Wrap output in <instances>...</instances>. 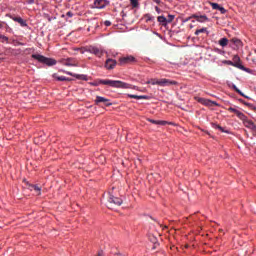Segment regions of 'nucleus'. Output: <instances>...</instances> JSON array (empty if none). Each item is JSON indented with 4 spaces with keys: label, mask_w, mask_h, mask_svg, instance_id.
Segmentation results:
<instances>
[{
    "label": "nucleus",
    "mask_w": 256,
    "mask_h": 256,
    "mask_svg": "<svg viewBox=\"0 0 256 256\" xmlns=\"http://www.w3.org/2000/svg\"><path fill=\"white\" fill-rule=\"evenodd\" d=\"M96 256H105V253H103V251H99Z\"/></svg>",
    "instance_id": "nucleus-39"
},
{
    "label": "nucleus",
    "mask_w": 256,
    "mask_h": 256,
    "mask_svg": "<svg viewBox=\"0 0 256 256\" xmlns=\"http://www.w3.org/2000/svg\"><path fill=\"white\" fill-rule=\"evenodd\" d=\"M214 129H218L222 133H229L227 130H225L223 127H221L219 124H214Z\"/></svg>",
    "instance_id": "nucleus-24"
},
{
    "label": "nucleus",
    "mask_w": 256,
    "mask_h": 256,
    "mask_svg": "<svg viewBox=\"0 0 256 256\" xmlns=\"http://www.w3.org/2000/svg\"><path fill=\"white\" fill-rule=\"evenodd\" d=\"M117 66V60L108 58L105 62V68L111 71V69H115Z\"/></svg>",
    "instance_id": "nucleus-13"
},
{
    "label": "nucleus",
    "mask_w": 256,
    "mask_h": 256,
    "mask_svg": "<svg viewBox=\"0 0 256 256\" xmlns=\"http://www.w3.org/2000/svg\"><path fill=\"white\" fill-rule=\"evenodd\" d=\"M151 241H152V243H157V238L153 237V238L151 239Z\"/></svg>",
    "instance_id": "nucleus-42"
},
{
    "label": "nucleus",
    "mask_w": 256,
    "mask_h": 256,
    "mask_svg": "<svg viewBox=\"0 0 256 256\" xmlns=\"http://www.w3.org/2000/svg\"><path fill=\"white\" fill-rule=\"evenodd\" d=\"M62 65L66 67H79V63L75 58H67L66 60H62Z\"/></svg>",
    "instance_id": "nucleus-10"
},
{
    "label": "nucleus",
    "mask_w": 256,
    "mask_h": 256,
    "mask_svg": "<svg viewBox=\"0 0 256 256\" xmlns=\"http://www.w3.org/2000/svg\"><path fill=\"white\" fill-rule=\"evenodd\" d=\"M192 17H194L196 19V21H198V23H207V22H209V18L207 17V15L193 14Z\"/></svg>",
    "instance_id": "nucleus-16"
},
{
    "label": "nucleus",
    "mask_w": 256,
    "mask_h": 256,
    "mask_svg": "<svg viewBox=\"0 0 256 256\" xmlns=\"http://www.w3.org/2000/svg\"><path fill=\"white\" fill-rule=\"evenodd\" d=\"M158 23H161L162 25H167V18L165 16H158Z\"/></svg>",
    "instance_id": "nucleus-21"
},
{
    "label": "nucleus",
    "mask_w": 256,
    "mask_h": 256,
    "mask_svg": "<svg viewBox=\"0 0 256 256\" xmlns=\"http://www.w3.org/2000/svg\"><path fill=\"white\" fill-rule=\"evenodd\" d=\"M243 125L247 127V129H251V131H254L256 133V124L254 121L249 120L245 114H243V118H240Z\"/></svg>",
    "instance_id": "nucleus-6"
},
{
    "label": "nucleus",
    "mask_w": 256,
    "mask_h": 256,
    "mask_svg": "<svg viewBox=\"0 0 256 256\" xmlns=\"http://www.w3.org/2000/svg\"><path fill=\"white\" fill-rule=\"evenodd\" d=\"M154 3H157V5H160L161 4V0H153Z\"/></svg>",
    "instance_id": "nucleus-41"
},
{
    "label": "nucleus",
    "mask_w": 256,
    "mask_h": 256,
    "mask_svg": "<svg viewBox=\"0 0 256 256\" xmlns=\"http://www.w3.org/2000/svg\"><path fill=\"white\" fill-rule=\"evenodd\" d=\"M190 29H193V24H190Z\"/></svg>",
    "instance_id": "nucleus-44"
},
{
    "label": "nucleus",
    "mask_w": 256,
    "mask_h": 256,
    "mask_svg": "<svg viewBox=\"0 0 256 256\" xmlns=\"http://www.w3.org/2000/svg\"><path fill=\"white\" fill-rule=\"evenodd\" d=\"M218 11H220V13L222 15H225V13H227V10L224 7H221V6H219Z\"/></svg>",
    "instance_id": "nucleus-29"
},
{
    "label": "nucleus",
    "mask_w": 256,
    "mask_h": 256,
    "mask_svg": "<svg viewBox=\"0 0 256 256\" xmlns=\"http://www.w3.org/2000/svg\"><path fill=\"white\" fill-rule=\"evenodd\" d=\"M99 85H109L115 89H129V84L119 80H98Z\"/></svg>",
    "instance_id": "nucleus-1"
},
{
    "label": "nucleus",
    "mask_w": 256,
    "mask_h": 256,
    "mask_svg": "<svg viewBox=\"0 0 256 256\" xmlns=\"http://www.w3.org/2000/svg\"><path fill=\"white\" fill-rule=\"evenodd\" d=\"M121 205H123V199L109 194L108 201L106 203V207H108V209H113L114 207H121Z\"/></svg>",
    "instance_id": "nucleus-3"
},
{
    "label": "nucleus",
    "mask_w": 256,
    "mask_h": 256,
    "mask_svg": "<svg viewBox=\"0 0 256 256\" xmlns=\"http://www.w3.org/2000/svg\"><path fill=\"white\" fill-rule=\"evenodd\" d=\"M232 41H233V43H234L235 45H241V40H239V39H237V38L232 39Z\"/></svg>",
    "instance_id": "nucleus-32"
},
{
    "label": "nucleus",
    "mask_w": 256,
    "mask_h": 256,
    "mask_svg": "<svg viewBox=\"0 0 256 256\" xmlns=\"http://www.w3.org/2000/svg\"><path fill=\"white\" fill-rule=\"evenodd\" d=\"M191 19H195V18L193 17V15H191V16H189V17H187V18H184V19L182 20V23H187L188 21H191Z\"/></svg>",
    "instance_id": "nucleus-30"
},
{
    "label": "nucleus",
    "mask_w": 256,
    "mask_h": 256,
    "mask_svg": "<svg viewBox=\"0 0 256 256\" xmlns=\"http://www.w3.org/2000/svg\"><path fill=\"white\" fill-rule=\"evenodd\" d=\"M130 4L133 9H137V7H139V0H130Z\"/></svg>",
    "instance_id": "nucleus-22"
},
{
    "label": "nucleus",
    "mask_w": 256,
    "mask_h": 256,
    "mask_svg": "<svg viewBox=\"0 0 256 256\" xmlns=\"http://www.w3.org/2000/svg\"><path fill=\"white\" fill-rule=\"evenodd\" d=\"M53 77L57 81H71V78H67L65 76H57V74H54Z\"/></svg>",
    "instance_id": "nucleus-19"
},
{
    "label": "nucleus",
    "mask_w": 256,
    "mask_h": 256,
    "mask_svg": "<svg viewBox=\"0 0 256 256\" xmlns=\"http://www.w3.org/2000/svg\"><path fill=\"white\" fill-rule=\"evenodd\" d=\"M130 99H139V95L128 94Z\"/></svg>",
    "instance_id": "nucleus-33"
},
{
    "label": "nucleus",
    "mask_w": 256,
    "mask_h": 256,
    "mask_svg": "<svg viewBox=\"0 0 256 256\" xmlns=\"http://www.w3.org/2000/svg\"><path fill=\"white\" fill-rule=\"evenodd\" d=\"M32 59H35L39 63H43L44 65H48V67H53V65H57V60L53 58H47L40 54H32Z\"/></svg>",
    "instance_id": "nucleus-2"
},
{
    "label": "nucleus",
    "mask_w": 256,
    "mask_h": 256,
    "mask_svg": "<svg viewBox=\"0 0 256 256\" xmlns=\"http://www.w3.org/2000/svg\"><path fill=\"white\" fill-rule=\"evenodd\" d=\"M95 103H96V105H99V103H104V105H106V107H111V105H112V103L109 102V99H107L103 96H96Z\"/></svg>",
    "instance_id": "nucleus-14"
},
{
    "label": "nucleus",
    "mask_w": 256,
    "mask_h": 256,
    "mask_svg": "<svg viewBox=\"0 0 256 256\" xmlns=\"http://www.w3.org/2000/svg\"><path fill=\"white\" fill-rule=\"evenodd\" d=\"M148 85H160V87H169L170 85H177V81L169 80V79H161V80H155L151 79L146 82Z\"/></svg>",
    "instance_id": "nucleus-4"
},
{
    "label": "nucleus",
    "mask_w": 256,
    "mask_h": 256,
    "mask_svg": "<svg viewBox=\"0 0 256 256\" xmlns=\"http://www.w3.org/2000/svg\"><path fill=\"white\" fill-rule=\"evenodd\" d=\"M37 1H39V0H28V3L31 5L33 3H37Z\"/></svg>",
    "instance_id": "nucleus-37"
},
{
    "label": "nucleus",
    "mask_w": 256,
    "mask_h": 256,
    "mask_svg": "<svg viewBox=\"0 0 256 256\" xmlns=\"http://www.w3.org/2000/svg\"><path fill=\"white\" fill-rule=\"evenodd\" d=\"M139 99H149V96H147V95H141V96H139Z\"/></svg>",
    "instance_id": "nucleus-36"
},
{
    "label": "nucleus",
    "mask_w": 256,
    "mask_h": 256,
    "mask_svg": "<svg viewBox=\"0 0 256 256\" xmlns=\"http://www.w3.org/2000/svg\"><path fill=\"white\" fill-rule=\"evenodd\" d=\"M136 61H137V59H135L132 55L122 56V57L119 58L118 65L123 67L125 65H132V63H135Z\"/></svg>",
    "instance_id": "nucleus-5"
},
{
    "label": "nucleus",
    "mask_w": 256,
    "mask_h": 256,
    "mask_svg": "<svg viewBox=\"0 0 256 256\" xmlns=\"http://www.w3.org/2000/svg\"><path fill=\"white\" fill-rule=\"evenodd\" d=\"M67 17H73V12L69 11L66 13Z\"/></svg>",
    "instance_id": "nucleus-38"
},
{
    "label": "nucleus",
    "mask_w": 256,
    "mask_h": 256,
    "mask_svg": "<svg viewBox=\"0 0 256 256\" xmlns=\"http://www.w3.org/2000/svg\"><path fill=\"white\" fill-rule=\"evenodd\" d=\"M147 121L149 123H152L153 125H162V126L173 125V123L165 121V120H154V119L148 118Z\"/></svg>",
    "instance_id": "nucleus-15"
},
{
    "label": "nucleus",
    "mask_w": 256,
    "mask_h": 256,
    "mask_svg": "<svg viewBox=\"0 0 256 256\" xmlns=\"http://www.w3.org/2000/svg\"><path fill=\"white\" fill-rule=\"evenodd\" d=\"M5 25H6V30L9 29V25L7 23H5Z\"/></svg>",
    "instance_id": "nucleus-43"
},
{
    "label": "nucleus",
    "mask_w": 256,
    "mask_h": 256,
    "mask_svg": "<svg viewBox=\"0 0 256 256\" xmlns=\"http://www.w3.org/2000/svg\"><path fill=\"white\" fill-rule=\"evenodd\" d=\"M209 5H211V7H212V9H214V10H219V4H217V3H214V2H209Z\"/></svg>",
    "instance_id": "nucleus-27"
},
{
    "label": "nucleus",
    "mask_w": 256,
    "mask_h": 256,
    "mask_svg": "<svg viewBox=\"0 0 256 256\" xmlns=\"http://www.w3.org/2000/svg\"><path fill=\"white\" fill-rule=\"evenodd\" d=\"M87 53H92V55H95L96 57H103V50L95 47V46H89L87 49H86Z\"/></svg>",
    "instance_id": "nucleus-8"
},
{
    "label": "nucleus",
    "mask_w": 256,
    "mask_h": 256,
    "mask_svg": "<svg viewBox=\"0 0 256 256\" xmlns=\"http://www.w3.org/2000/svg\"><path fill=\"white\" fill-rule=\"evenodd\" d=\"M230 64L233 65V67H237V69H241L242 71H246L247 69H245V66H243L241 64V58H239L238 55H235L233 57V62H231Z\"/></svg>",
    "instance_id": "nucleus-9"
},
{
    "label": "nucleus",
    "mask_w": 256,
    "mask_h": 256,
    "mask_svg": "<svg viewBox=\"0 0 256 256\" xmlns=\"http://www.w3.org/2000/svg\"><path fill=\"white\" fill-rule=\"evenodd\" d=\"M244 105H248L249 106V104H247V103H244Z\"/></svg>",
    "instance_id": "nucleus-45"
},
{
    "label": "nucleus",
    "mask_w": 256,
    "mask_h": 256,
    "mask_svg": "<svg viewBox=\"0 0 256 256\" xmlns=\"http://www.w3.org/2000/svg\"><path fill=\"white\" fill-rule=\"evenodd\" d=\"M200 33H209V31H207V28H201L195 31V35H199Z\"/></svg>",
    "instance_id": "nucleus-25"
},
{
    "label": "nucleus",
    "mask_w": 256,
    "mask_h": 256,
    "mask_svg": "<svg viewBox=\"0 0 256 256\" xmlns=\"http://www.w3.org/2000/svg\"><path fill=\"white\" fill-rule=\"evenodd\" d=\"M12 21H15L16 23H19L20 27H27V20H24L23 18L19 16H11L8 15Z\"/></svg>",
    "instance_id": "nucleus-12"
},
{
    "label": "nucleus",
    "mask_w": 256,
    "mask_h": 256,
    "mask_svg": "<svg viewBox=\"0 0 256 256\" xmlns=\"http://www.w3.org/2000/svg\"><path fill=\"white\" fill-rule=\"evenodd\" d=\"M234 91H236V93H239V95H241L242 97H245L246 99H248L247 96H245V94H243V92H241V90H239V88H237V86H233Z\"/></svg>",
    "instance_id": "nucleus-26"
},
{
    "label": "nucleus",
    "mask_w": 256,
    "mask_h": 256,
    "mask_svg": "<svg viewBox=\"0 0 256 256\" xmlns=\"http://www.w3.org/2000/svg\"><path fill=\"white\" fill-rule=\"evenodd\" d=\"M0 41L2 43H7L9 41V38L5 35H0Z\"/></svg>",
    "instance_id": "nucleus-28"
},
{
    "label": "nucleus",
    "mask_w": 256,
    "mask_h": 256,
    "mask_svg": "<svg viewBox=\"0 0 256 256\" xmlns=\"http://www.w3.org/2000/svg\"><path fill=\"white\" fill-rule=\"evenodd\" d=\"M228 111L230 113H235V115L238 117V119H243V115H244L243 112H241V111H239V110H237V109H235L233 107H229Z\"/></svg>",
    "instance_id": "nucleus-17"
},
{
    "label": "nucleus",
    "mask_w": 256,
    "mask_h": 256,
    "mask_svg": "<svg viewBox=\"0 0 256 256\" xmlns=\"http://www.w3.org/2000/svg\"><path fill=\"white\" fill-rule=\"evenodd\" d=\"M109 5L107 0H94L95 9H105Z\"/></svg>",
    "instance_id": "nucleus-11"
},
{
    "label": "nucleus",
    "mask_w": 256,
    "mask_h": 256,
    "mask_svg": "<svg viewBox=\"0 0 256 256\" xmlns=\"http://www.w3.org/2000/svg\"><path fill=\"white\" fill-rule=\"evenodd\" d=\"M64 73H66V75H70L71 77H76V79H82L83 78L82 75L74 74L73 72L64 71Z\"/></svg>",
    "instance_id": "nucleus-20"
},
{
    "label": "nucleus",
    "mask_w": 256,
    "mask_h": 256,
    "mask_svg": "<svg viewBox=\"0 0 256 256\" xmlns=\"http://www.w3.org/2000/svg\"><path fill=\"white\" fill-rule=\"evenodd\" d=\"M219 46L220 47H227V45H229V39L227 38H222L219 40Z\"/></svg>",
    "instance_id": "nucleus-18"
},
{
    "label": "nucleus",
    "mask_w": 256,
    "mask_h": 256,
    "mask_svg": "<svg viewBox=\"0 0 256 256\" xmlns=\"http://www.w3.org/2000/svg\"><path fill=\"white\" fill-rule=\"evenodd\" d=\"M196 101H198V103H201V105H205L206 107H219V104L215 101H211V100H207L205 98H196Z\"/></svg>",
    "instance_id": "nucleus-7"
},
{
    "label": "nucleus",
    "mask_w": 256,
    "mask_h": 256,
    "mask_svg": "<svg viewBox=\"0 0 256 256\" xmlns=\"http://www.w3.org/2000/svg\"><path fill=\"white\" fill-rule=\"evenodd\" d=\"M104 25H105L106 27H111V21L106 20V21L104 22Z\"/></svg>",
    "instance_id": "nucleus-34"
},
{
    "label": "nucleus",
    "mask_w": 256,
    "mask_h": 256,
    "mask_svg": "<svg viewBox=\"0 0 256 256\" xmlns=\"http://www.w3.org/2000/svg\"><path fill=\"white\" fill-rule=\"evenodd\" d=\"M173 19H175V16L173 15H168V19H166L167 23H172Z\"/></svg>",
    "instance_id": "nucleus-31"
},
{
    "label": "nucleus",
    "mask_w": 256,
    "mask_h": 256,
    "mask_svg": "<svg viewBox=\"0 0 256 256\" xmlns=\"http://www.w3.org/2000/svg\"><path fill=\"white\" fill-rule=\"evenodd\" d=\"M4 25H5V22L0 21V29H3Z\"/></svg>",
    "instance_id": "nucleus-40"
},
{
    "label": "nucleus",
    "mask_w": 256,
    "mask_h": 256,
    "mask_svg": "<svg viewBox=\"0 0 256 256\" xmlns=\"http://www.w3.org/2000/svg\"><path fill=\"white\" fill-rule=\"evenodd\" d=\"M155 11L159 14V13H161V8L159 6H156Z\"/></svg>",
    "instance_id": "nucleus-35"
},
{
    "label": "nucleus",
    "mask_w": 256,
    "mask_h": 256,
    "mask_svg": "<svg viewBox=\"0 0 256 256\" xmlns=\"http://www.w3.org/2000/svg\"><path fill=\"white\" fill-rule=\"evenodd\" d=\"M33 191H35V193H37V195H41V187L37 186V185H32L31 186Z\"/></svg>",
    "instance_id": "nucleus-23"
}]
</instances>
